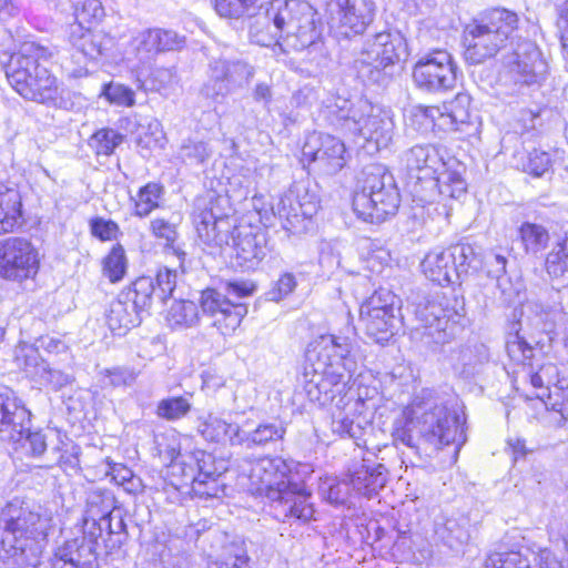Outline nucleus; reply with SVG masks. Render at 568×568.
<instances>
[{
    "label": "nucleus",
    "mask_w": 568,
    "mask_h": 568,
    "mask_svg": "<svg viewBox=\"0 0 568 568\" xmlns=\"http://www.w3.org/2000/svg\"><path fill=\"white\" fill-rule=\"evenodd\" d=\"M121 293L122 298L130 302L142 316L143 313L148 312L152 304V298L155 296L154 280L150 276H141L133 282L131 287Z\"/></svg>",
    "instance_id": "obj_38"
},
{
    "label": "nucleus",
    "mask_w": 568,
    "mask_h": 568,
    "mask_svg": "<svg viewBox=\"0 0 568 568\" xmlns=\"http://www.w3.org/2000/svg\"><path fill=\"white\" fill-rule=\"evenodd\" d=\"M30 423V412L21 399L13 394H0V439L19 440Z\"/></svg>",
    "instance_id": "obj_28"
},
{
    "label": "nucleus",
    "mask_w": 568,
    "mask_h": 568,
    "mask_svg": "<svg viewBox=\"0 0 568 568\" xmlns=\"http://www.w3.org/2000/svg\"><path fill=\"white\" fill-rule=\"evenodd\" d=\"M457 71V64L449 52L435 50L415 62L412 77L419 90L438 94L455 89Z\"/></svg>",
    "instance_id": "obj_14"
},
{
    "label": "nucleus",
    "mask_w": 568,
    "mask_h": 568,
    "mask_svg": "<svg viewBox=\"0 0 568 568\" xmlns=\"http://www.w3.org/2000/svg\"><path fill=\"white\" fill-rule=\"evenodd\" d=\"M39 267V253L31 241L22 236H8L0 240V277L2 280L22 283L33 278Z\"/></svg>",
    "instance_id": "obj_15"
},
{
    "label": "nucleus",
    "mask_w": 568,
    "mask_h": 568,
    "mask_svg": "<svg viewBox=\"0 0 568 568\" xmlns=\"http://www.w3.org/2000/svg\"><path fill=\"white\" fill-rule=\"evenodd\" d=\"M105 320L109 328L118 335H124L129 329L140 325L142 316L134 310V306L122 298V293L110 303Z\"/></svg>",
    "instance_id": "obj_33"
},
{
    "label": "nucleus",
    "mask_w": 568,
    "mask_h": 568,
    "mask_svg": "<svg viewBox=\"0 0 568 568\" xmlns=\"http://www.w3.org/2000/svg\"><path fill=\"white\" fill-rule=\"evenodd\" d=\"M124 135L113 129L98 130L90 139V145L98 155H111L123 142Z\"/></svg>",
    "instance_id": "obj_50"
},
{
    "label": "nucleus",
    "mask_w": 568,
    "mask_h": 568,
    "mask_svg": "<svg viewBox=\"0 0 568 568\" xmlns=\"http://www.w3.org/2000/svg\"><path fill=\"white\" fill-rule=\"evenodd\" d=\"M544 405L547 409L557 412L561 420L568 423V389L556 388L554 392H548Z\"/></svg>",
    "instance_id": "obj_64"
},
{
    "label": "nucleus",
    "mask_w": 568,
    "mask_h": 568,
    "mask_svg": "<svg viewBox=\"0 0 568 568\" xmlns=\"http://www.w3.org/2000/svg\"><path fill=\"white\" fill-rule=\"evenodd\" d=\"M364 400L354 396H341L332 410V432L341 437H348L361 446V440L371 424L363 414Z\"/></svg>",
    "instance_id": "obj_21"
},
{
    "label": "nucleus",
    "mask_w": 568,
    "mask_h": 568,
    "mask_svg": "<svg viewBox=\"0 0 568 568\" xmlns=\"http://www.w3.org/2000/svg\"><path fill=\"white\" fill-rule=\"evenodd\" d=\"M50 55L48 48L26 42L3 65L9 84L24 100L52 104L60 97L57 77L42 64Z\"/></svg>",
    "instance_id": "obj_8"
},
{
    "label": "nucleus",
    "mask_w": 568,
    "mask_h": 568,
    "mask_svg": "<svg viewBox=\"0 0 568 568\" xmlns=\"http://www.w3.org/2000/svg\"><path fill=\"white\" fill-rule=\"evenodd\" d=\"M230 240L233 242V258L245 271L255 270L268 253L266 235L263 232L237 230Z\"/></svg>",
    "instance_id": "obj_26"
},
{
    "label": "nucleus",
    "mask_w": 568,
    "mask_h": 568,
    "mask_svg": "<svg viewBox=\"0 0 568 568\" xmlns=\"http://www.w3.org/2000/svg\"><path fill=\"white\" fill-rule=\"evenodd\" d=\"M240 428L237 424L226 423L211 414L204 419H200L197 425V430L204 439L216 443L227 439L233 446L239 443Z\"/></svg>",
    "instance_id": "obj_35"
},
{
    "label": "nucleus",
    "mask_w": 568,
    "mask_h": 568,
    "mask_svg": "<svg viewBox=\"0 0 568 568\" xmlns=\"http://www.w3.org/2000/svg\"><path fill=\"white\" fill-rule=\"evenodd\" d=\"M126 267L125 251L121 244H116L103 260V275L115 283L123 278Z\"/></svg>",
    "instance_id": "obj_46"
},
{
    "label": "nucleus",
    "mask_w": 568,
    "mask_h": 568,
    "mask_svg": "<svg viewBox=\"0 0 568 568\" xmlns=\"http://www.w3.org/2000/svg\"><path fill=\"white\" fill-rule=\"evenodd\" d=\"M345 144L338 138L314 132L307 136L303 148V158L313 162L315 169L326 175H334L346 164Z\"/></svg>",
    "instance_id": "obj_20"
},
{
    "label": "nucleus",
    "mask_w": 568,
    "mask_h": 568,
    "mask_svg": "<svg viewBox=\"0 0 568 568\" xmlns=\"http://www.w3.org/2000/svg\"><path fill=\"white\" fill-rule=\"evenodd\" d=\"M102 95H104L110 103L119 106L130 108L135 104L134 91L122 83L111 82L103 85Z\"/></svg>",
    "instance_id": "obj_55"
},
{
    "label": "nucleus",
    "mask_w": 568,
    "mask_h": 568,
    "mask_svg": "<svg viewBox=\"0 0 568 568\" xmlns=\"http://www.w3.org/2000/svg\"><path fill=\"white\" fill-rule=\"evenodd\" d=\"M212 154L209 144L203 141L186 139L180 148V156L191 164H200L206 161Z\"/></svg>",
    "instance_id": "obj_54"
},
{
    "label": "nucleus",
    "mask_w": 568,
    "mask_h": 568,
    "mask_svg": "<svg viewBox=\"0 0 568 568\" xmlns=\"http://www.w3.org/2000/svg\"><path fill=\"white\" fill-rule=\"evenodd\" d=\"M396 300L390 291L381 288L361 305L359 321L376 343L383 344L394 335L398 311Z\"/></svg>",
    "instance_id": "obj_16"
},
{
    "label": "nucleus",
    "mask_w": 568,
    "mask_h": 568,
    "mask_svg": "<svg viewBox=\"0 0 568 568\" xmlns=\"http://www.w3.org/2000/svg\"><path fill=\"white\" fill-rule=\"evenodd\" d=\"M438 534L449 548H457L469 539V520L466 517L449 518Z\"/></svg>",
    "instance_id": "obj_41"
},
{
    "label": "nucleus",
    "mask_w": 568,
    "mask_h": 568,
    "mask_svg": "<svg viewBox=\"0 0 568 568\" xmlns=\"http://www.w3.org/2000/svg\"><path fill=\"white\" fill-rule=\"evenodd\" d=\"M332 20L345 37L362 34L373 22L375 3L372 0H335Z\"/></svg>",
    "instance_id": "obj_22"
},
{
    "label": "nucleus",
    "mask_w": 568,
    "mask_h": 568,
    "mask_svg": "<svg viewBox=\"0 0 568 568\" xmlns=\"http://www.w3.org/2000/svg\"><path fill=\"white\" fill-rule=\"evenodd\" d=\"M22 201L19 190L12 183L0 182V232H12L21 224Z\"/></svg>",
    "instance_id": "obj_32"
},
{
    "label": "nucleus",
    "mask_w": 568,
    "mask_h": 568,
    "mask_svg": "<svg viewBox=\"0 0 568 568\" xmlns=\"http://www.w3.org/2000/svg\"><path fill=\"white\" fill-rule=\"evenodd\" d=\"M504 67L510 80L527 85L539 82L547 69L539 49L529 40L516 44V48L504 58Z\"/></svg>",
    "instance_id": "obj_19"
},
{
    "label": "nucleus",
    "mask_w": 568,
    "mask_h": 568,
    "mask_svg": "<svg viewBox=\"0 0 568 568\" xmlns=\"http://www.w3.org/2000/svg\"><path fill=\"white\" fill-rule=\"evenodd\" d=\"M354 67L358 77L368 83L387 85L392 80V65L379 64V61L364 62L361 53L354 61Z\"/></svg>",
    "instance_id": "obj_40"
},
{
    "label": "nucleus",
    "mask_w": 568,
    "mask_h": 568,
    "mask_svg": "<svg viewBox=\"0 0 568 568\" xmlns=\"http://www.w3.org/2000/svg\"><path fill=\"white\" fill-rule=\"evenodd\" d=\"M395 443L418 450L420 442L439 449L464 442L458 412L439 397H417L403 415L394 420Z\"/></svg>",
    "instance_id": "obj_3"
},
{
    "label": "nucleus",
    "mask_w": 568,
    "mask_h": 568,
    "mask_svg": "<svg viewBox=\"0 0 568 568\" xmlns=\"http://www.w3.org/2000/svg\"><path fill=\"white\" fill-rule=\"evenodd\" d=\"M69 40L79 53L90 60L105 55L114 44L113 38L109 34L81 24L71 26Z\"/></svg>",
    "instance_id": "obj_31"
},
{
    "label": "nucleus",
    "mask_w": 568,
    "mask_h": 568,
    "mask_svg": "<svg viewBox=\"0 0 568 568\" xmlns=\"http://www.w3.org/2000/svg\"><path fill=\"white\" fill-rule=\"evenodd\" d=\"M178 83V75L174 68H154L144 79L136 75L135 85L138 90L144 92H158L166 95Z\"/></svg>",
    "instance_id": "obj_37"
},
{
    "label": "nucleus",
    "mask_w": 568,
    "mask_h": 568,
    "mask_svg": "<svg viewBox=\"0 0 568 568\" xmlns=\"http://www.w3.org/2000/svg\"><path fill=\"white\" fill-rule=\"evenodd\" d=\"M535 564L534 568H562L549 549H542L538 554H530ZM483 568H532L528 555L521 551H494L489 554Z\"/></svg>",
    "instance_id": "obj_29"
},
{
    "label": "nucleus",
    "mask_w": 568,
    "mask_h": 568,
    "mask_svg": "<svg viewBox=\"0 0 568 568\" xmlns=\"http://www.w3.org/2000/svg\"><path fill=\"white\" fill-rule=\"evenodd\" d=\"M518 16L506 9H493L468 24L464 31L465 59L479 64L497 54L517 29Z\"/></svg>",
    "instance_id": "obj_9"
},
{
    "label": "nucleus",
    "mask_w": 568,
    "mask_h": 568,
    "mask_svg": "<svg viewBox=\"0 0 568 568\" xmlns=\"http://www.w3.org/2000/svg\"><path fill=\"white\" fill-rule=\"evenodd\" d=\"M40 376L37 382L58 390L73 382V377L60 369L52 368L49 363L40 367Z\"/></svg>",
    "instance_id": "obj_59"
},
{
    "label": "nucleus",
    "mask_w": 568,
    "mask_h": 568,
    "mask_svg": "<svg viewBox=\"0 0 568 568\" xmlns=\"http://www.w3.org/2000/svg\"><path fill=\"white\" fill-rule=\"evenodd\" d=\"M300 192L288 190L273 206L274 215H277L282 221V226L290 231L296 232L302 226L308 216L300 212V204H297Z\"/></svg>",
    "instance_id": "obj_36"
},
{
    "label": "nucleus",
    "mask_w": 568,
    "mask_h": 568,
    "mask_svg": "<svg viewBox=\"0 0 568 568\" xmlns=\"http://www.w3.org/2000/svg\"><path fill=\"white\" fill-rule=\"evenodd\" d=\"M258 0H215L216 12L224 18L240 19L250 16Z\"/></svg>",
    "instance_id": "obj_53"
},
{
    "label": "nucleus",
    "mask_w": 568,
    "mask_h": 568,
    "mask_svg": "<svg viewBox=\"0 0 568 568\" xmlns=\"http://www.w3.org/2000/svg\"><path fill=\"white\" fill-rule=\"evenodd\" d=\"M462 317L460 312L450 305L446 296L427 300L415 308L416 325L412 336L427 346L446 344L460 329Z\"/></svg>",
    "instance_id": "obj_11"
},
{
    "label": "nucleus",
    "mask_w": 568,
    "mask_h": 568,
    "mask_svg": "<svg viewBox=\"0 0 568 568\" xmlns=\"http://www.w3.org/2000/svg\"><path fill=\"white\" fill-rule=\"evenodd\" d=\"M348 337L323 335L310 344L305 354L304 390L311 402L320 406L333 404L349 394V383L357 371Z\"/></svg>",
    "instance_id": "obj_1"
},
{
    "label": "nucleus",
    "mask_w": 568,
    "mask_h": 568,
    "mask_svg": "<svg viewBox=\"0 0 568 568\" xmlns=\"http://www.w3.org/2000/svg\"><path fill=\"white\" fill-rule=\"evenodd\" d=\"M470 102L469 94L458 93L448 106H444L445 112H442L438 106H417L414 116L445 131H458L459 125L470 122Z\"/></svg>",
    "instance_id": "obj_24"
},
{
    "label": "nucleus",
    "mask_w": 568,
    "mask_h": 568,
    "mask_svg": "<svg viewBox=\"0 0 568 568\" xmlns=\"http://www.w3.org/2000/svg\"><path fill=\"white\" fill-rule=\"evenodd\" d=\"M506 352L514 363L523 366H531L534 348L518 332L510 334L507 338Z\"/></svg>",
    "instance_id": "obj_51"
},
{
    "label": "nucleus",
    "mask_w": 568,
    "mask_h": 568,
    "mask_svg": "<svg viewBox=\"0 0 568 568\" xmlns=\"http://www.w3.org/2000/svg\"><path fill=\"white\" fill-rule=\"evenodd\" d=\"M51 516L41 505L20 497L9 500L0 511L3 532L0 540V561L22 567L29 564L27 551L33 540L45 538Z\"/></svg>",
    "instance_id": "obj_7"
},
{
    "label": "nucleus",
    "mask_w": 568,
    "mask_h": 568,
    "mask_svg": "<svg viewBox=\"0 0 568 568\" xmlns=\"http://www.w3.org/2000/svg\"><path fill=\"white\" fill-rule=\"evenodd\" d=\"M550 168L551 158L549 153L537 149L530 151L523 162V171L536 178L542 176Z\"/></svg>",
    "instance_id": "obj_57"
},
{
    "label": "nucleus",
    "mask_w": 568,
    "mask_h": 568,
    "mask_svg": "<svg viewBox=\"0 0 568 568\" xmlns=\"http://www.w3.org/2000/svg\"><path fill=\"white\" fill-rule=\"evenodd\" d=\"M291 191H297L298 200L297 204H300V212L310 219L316 214L318 210V199L317 195L313 192H310L308 187L303 183H295L290 187Z\"/></svg>",
    "instance_id": "obj_62"
},
{
    "label": "nucleus",
    "mask_w": 568,
    "mask_h": 568,
    "mask_svg": "<svg viewBox=\"0 0 568 568\" xmlns=\"http://www.w3.org/2000/svg\"><path fill=\"white\" fill-rule=\"evenodd\" d=\"M363 175L361 191L353 197V210L365 222L382 223L395 215L400 204L394 176L378 164L367 166Z\"/></svg>",
    "instance_id": "obj_10"
},
{
    "label": "nucleus",
    "mask_w": 568,
    "mask_h": 568,
    "mask_svg": "<svg viewBox=\"0 0 568 568\" xmlns=\"http://www.w3.org/2000/svg\"><path fill=\"white\" fill-rule=\"evenodd\" d=\"M97 535H82L67 540L51 560V568H98Z\"/></svg>",
    "instance_id": "obj_23"
},
{
    "label": "nucleus",
    "mask_w": 568,
    "mask_h": 568,
    "mask_svg": "<svg viewBox=\"0 0 568 568\" xmlns=\"http://www.w3.org/2000/svg\"><path fill=\"white\" fill-rule=\"evenodd\" d=\"M520 239L527 252L538 253L544 250L549 241L548 231L539 224L524 223L519 229Z\"/></svg>",
    "instance_id": "obj_47"
},
{
    "label": "nucleus",
    "mask_w": 568,
    "mask_h": 568,
    "mask_svg": "<svg viewBox=\"0 0 568 568\" xmlns=\"http://www.w3.org/2000/svg\"><path fill=\"white\" fill-rule=\"evenodd\" d=\"M109 469L108 475L118 484L124 487L125 491L136 494L142 490V480L134 476L133 471L123 464L111 463L106 460Z\"/></svg>",
    "instance_id": "obj_52"
},
{
    "label": "nucleus",
    "mask_w": 568,
    "mask_h": 568,
    "mask_svg": "<svg viewBox=\"0 0 568 568\" xmlns=\"http://www.w3.org/2000/svg\"><path fill=\"white\" fill-rule=\"evenodd\" d=\"M320 114L329 125L346 134L363 138L377 150L386 149L393 142V112L373 104L367 99L352 100L338 94H328L322 101Z\"/></svg>",
    "instance_id": "obj_5"
},
{
    "label": "nucleus",
    "mask_w": 568,
    "mask_h": 568,
    "mask_svg": "<svg viewBox=\"0 0 568 568\" xmlns=\"http://www.w3.org/2000/svg\"><path fill=\"white\" fill-rule=\"evenodd\" d=\"M196 465V458L193 453L184 455L178 454L175 457L172 456L170 468L171 475L179 479L176 485L180 487H190L192 491L193 484L200 480Z\"/></svg>",
    "instance_id": "obj_39"
},
{
    "label": "nucleus",
    "mask_w": 568,
    "mask_h": 568,
    "mask_svg": "<svg viewBox=\"0 0 568 568\" xmlns=\"http://www.w3.org/2000/svg\"><path fill=\"white\" fill-rule=\"evenodd\" d=\"M168 322L171 326H193L199 320V306L192 301H175L168 311Z\"/></svg>",
    "instance_id": "obj_43"
},
{
    "label": "nucleus",
    "mask_w": 568,
    "mask_h": 568,
    "mask_svg": "<svg viewBox=\"0 0 568 568\" xmlns=\"http://www.w3.org/2000/svg\"><path fill=\"white\" fill-rule=\"evenodd\" d=\"M521 315L526 316L528 322L541 332H546L550 327V324L548 323L550 313L540 304H525L521 308Z\"/></svg>",
    "instance_id": "obj_63"
},
{
    "label": "nucleus",
    "mask_w": 568,
    "mask_h": 568,
    "mask_svg": "<svg viewBox=\"0 0 568 568\" xmlns=\"http://www.w3.org/2000/svg\"><path fill=\"white\" fill-rule=\"evenodd\" d=\"M229 200L210 195L199 201L194 223L199 237L207 245L222 246L230 243L232 224L229 219Z\"/></svg>",
    "instance_id": "obj_17"
},
{
    "label": "nucleus",
    "mask_w": 568,
    "mask_h": 568,
    "mask_svg": "<svg viewBox=\"0 0 568 568\" xmlns=\"http://www.w3.org/2000/svg\"><path fill=\"white\" fill-rule=\"evenodd\" d=\"M88 515L93 525H98L99 535L106 529L110 535L119 534L124 530L125 525L121 516L116 527L112 526V519L115 511V497L104 488H92L87 497Z\"/></svg>",
    "instance_id": "obj_27"
},
{
    "label": "nucleus",
    "mask_w": 568,
    "mask_h": 568,
    "mask_svg": "<svg viewBox=\"0 0 568 568\" xmlns=\"http://www.w3.org/2000/svg\"><path fill=\"white\" fill-rule=\"evenodd\" d=\"M247 17L250 39L258 45L275 43L284 51H302L317 45L321 31L316 26V12L306 2L272 0Z\"/></svg>",
    "instance_id": "obj_2"
},
{
    "label": "nucleus",
    "mask_w": 568,
    "mask_h": 568,
    "mask_svg": "<svg viewBox=\"0 0 568 568\" xmlns=\"http://www.w3.org/2000/svg\"><path fill=\"white\" fill-rule=\"evenodd\" d=\"M349 484L358 494L371 498L387 483V469L383 464H376L363 458L349 468Z\"/></svg>",
    "instance_id": "obj_30"
},
{
    "label": "nucleus",
    "mask_w": 568,
    "mask_h": 568,
    "mask_svg": "<svg viewBox=\"0 0 568 568\" xmlns=\"http://www.w3.org/2000/svg\"><path fill=\"white\" fill-rule=\"evenodd\" d=\"M286 428L281 420L274 419L261 423L253 430L240 428V438L237 445L252 448L254 446H265L268 443L283 439Z\"/></svg>",
    "instance_id": "obj_34"
},
{
    "label": "nucleus",
    "mask_w": 568,
    "mask_h": 568,
    "mask_svg": "<svg viewBox=\"0 0 568 568\" xmlns=\"http://www.w3.org/2000/svg\"><path fill=\"white\" fill-rule=\"evenodd\" d=\"M176 271L169 267L160 268L155 276V297L164 303L176 287Z\"/></svg>",
    "instance_id": "obj_58"
},
{
    "label": "nucleus",
    "mask_w": 568,
    "mask_h": 568,
    "mask_svg": "<svg viewBox=\"0 0 568 568\" xmlns=\"http://www.w3.org/2000/svg\"><path fill=\"white\" fill-rule=\"evenodd\" d=\"M547 273L557 280H568V250L566 240L559 241L546 258Z\"/></svg>",
    "instance_id": "obj_45"
},
{
    "label": "nucleus",
    "mask_w": 568,
    "mask_h": 568,
    "mask_svg": "<svg viewBox=\"0 0 568 568\" xmlns=\"http://www.w3.org/2000/svg\"><path fill=\"white\" fill-rule=\"evenodd\" d=\"M75 23L85 24L99 23L105 16L104 8L100 0H74Z\"/></svg>",
    "instance_id": "obj_48"
},
{
    "label": "nucleus",
    "mask_w": 568,
    "mask_h": 568,
    "mask_svg": "<svg viewBox=\"0 0 568 568\" xmlns=\"http://www.w3.org/2000/svg\"><path fill=\"white\" fill-rule=\"evenodd\" d=\"M254 75L255 68L243 59H212L200 94L217 102L233 91L248 85Z\"/></svg>",
    "instance_id": "obj_12"
},
{
    "label": "nucleus",
    "mask_w": 568,
    "mask_h": 568,
    "mask_svg": "<svg viewBox=\"0 0 568 568\" xmlns=\"http://www.w3.org/2000/svg\"><path fill=\"white\" fill-rule=\"evenodd\" d=\"M359 53L364 62L379 61L394 67L407 57V43L399 32H379L365 40Z\"/></svg>",
    "instance_id": "obj_25"
},
{
    "label": "nucleus",
    "mask_w": 568,
    "mask_h": 568,
    "mask_svg": "<svg viewBox=\"0 0 568 568\" xmlns=\"http://www.w3.org/2000/svg\"><path fill=\"white\" fill-rule=\"evenodd\" d=\"M192 408L190 400L183 396H172L161 399L155 409L158 417L175 422L185 417Z\"/></svg>",
    "instance_id": "obj_44"
},
{
    "label": "nucleus",
    "mask_w": 568,
    "mask_h": 568,
    "mask_svg": "<svg viewBox=\"0 0 568 568\" xmlns=\"http://www.w3.org/2000/svg\"><path fill=\"white\" fill-rule=\"evenodd\" d=\"M199 304L203 316L210 318L211 325L222 335H231L247 314V306L230 300L215 288L201 292Z\"/></svg>",
    "instance_id": "obj_18"
},
{
    "label": "nucleus",
    "mask_w": 568,
    "mask_h": 568,
    "mask_svg": "<svg viewBox=\"0 0 568 568\" xmlns=\"http://www.w3.org/2000/svg\"><path fill=\"white\" fill-rule=\"evenodd\" d=\"M196 458V468L199 469V479L220 477L224 471L222 465H217L212 454L204 450H196L193 453Z\"/></svg>",
    "instance_id": "obj_61"
},
{
    "label": "nucleus",
    "mask_w": 568,
    "mask_h": 568,
    "mask_svg": "<svg viewBox=\"0 0 568 568\" xmlns=\"http://www.w3.org/2000/svg\"><path fill=\"white\" fill-rule=\"evenodd\" d=\"M156 40L159 39L155 38L154 29L144 30L133 39V45L140 60L150 59L159 53Z\"/></svg>",
    "instance_id": "obj_60"
},
{
    "label": "nucleus",
    "mask_w": 568,
    "mask_h": 568,
    "mask_svg": "<svg viewBox=\"0 0 568 568\" xmlns=\"http://www.w3.org/2000/svg\"><path fill=\"white\" fill-rule=\"evenodd\" d=\"M17 361L19 362V366L36 381L40 376V372H38L40 367L45 366L48 363L40 357L38 348L32 346L21 347L17 355Z\"/></svg>",
    "instance_id": "obj_56"
},
{
    "label": "nucleus",
    "mask_w": 568,
    "mask_h": 568,
    "mask_svg": "<svg viewBox=\"0 0 568 568\" xmlns=\"http://www.w3.org/2000/svg\"><path fill=\"white\" fill-rule=\"evenodd\" d=\"M164 193V187L155 182H150L140 189L134 203V215L139 217L148 216L153 210L159 207V201Z\"/></svg>",
    "instance_id": "obj_42"
},
{
    "label": "nucleus",
    "mask_w": 568,
    "mask_h": 568,
    "mask_svg": "<svg viewBox=\"0 0 568 568\" xmlns=\"http://www.w3.org/2000/svg\"><path fill=\"white\" fill-rule=\"evenodd\" d=\"M402 163L409 178V189L420 203L433 202L438 194L459 199L466 192L462 175L448 169L443 149L436 144H416L402 155Z\"/></svg>",
    "instance_id": "obj_6"
},
{
    "label": "nucleus",
    "mask_w": 568,
    "mask_h": 568,
    "mask_svg": "<svg viewBox=\"0 0 568 568\" xmlns=\"http://www.w3.org/2000/svg\"><path fill=\"white\" fill-rule=\"evenodd\" d=\"M475 257V250L470 244L458 243L430 251L420 265L427 278L444 286L458 282Z\"/></svg>",
    "instance_id": "obj_13"
},
{
    "label": "nucleus",
    "mask_w": 568,
    "mask_h": 568,
    "mask_svg": "<svg viewBox=\"0 0 568 568\" xmlns=\"http://www.w3.org/2000/svg\"><path fill=\"white\" fill-rule=\"evenodd\" d=\"M247 477L251 493L268 499L276 519L307 523L313 518L311 494L292 480V465L287 460L278 456L258 458L252 462Z\"/></svg>",
    "instance_id": "obj_4"
},
{
    "label": "nucleus",
    "mask_w": 568,
    "mask_h": 568,
    "mask_svg": "<svg viewBox=\"0 0 568 568\" xmlns=\"http://www.w3.org/2000/svg\"><path fill=\"white\" fill-rule=\"evenodd\" d=\"M19 440H10L16 445V450H22L27 456L39 457L47 450L45 436L41 432H30V424H27L21 432Z\"/></svg>",
    "instance_id": "obj_49"
}]
</instances>
